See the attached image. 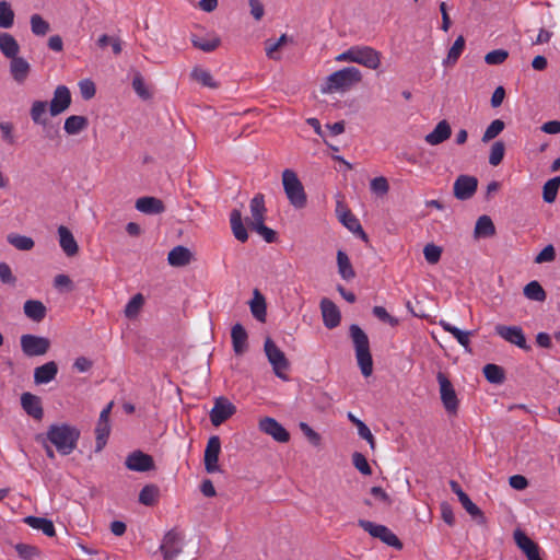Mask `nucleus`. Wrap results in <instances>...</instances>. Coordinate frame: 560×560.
<instances>
[{
  "instance_id": "obj_40",
  "label": "nucleus",
  "mask_w": 560,
  "mask_h": 560,
  "mask_svg": "<svg viewBox=\"0 0 560 560\" xmlns=\"http://www.w3.org/2000/svg\"><path fill=\"white\" fill-rule=\"evenodd\" d=\"M465 38L463 35H459L452 47L450 48L446 58L443 61L444 66H454L457 60L459 59L460 55L463 54L465 49Z\"/></svg>"
},
{
  "instance_id": "obj_4",
  "label": "nucleus",
  "mask_w": 560,
  "mask_h": 560,
  "mask_svg": "<svg viewBox=\"0 0 560 560\" xmlns=\"http://www.w3.org/2000/svg\"><path fill=\"white\" fill-rule=\"evenodd\" d=\"M361 80L362 73L358 68L346 67L328 75L326 83L322 86L320 91L324 94H330L336 91H346L352 85L361 82Z\"/></svg>"
},
{
  "instance_id": "obj_43",
  "label": "nucleus",
  "mask_w": 560,
  "mask_h": 560,
  "mask_svg": "<svg viewBox=\"0 0 560 560\" xmlns=\"http://www.w3.org/2000/svg\"><path fill=\"white\" fill-rule=\"evenodd\" d=\"M191 43H192L194 47H196L205 52H211L220 46L221 39L218 36H212L211 38L207 39V38H200L196 35H192Z\"/></svg>"
},
{
  "instance_id": "obj_37",
  "label": "nucleus",
  "mask_w": 560,
  "mask_h": 560,
  "mask_svg": "<svg viewBox=\"0 0 560 560\" xmlns=\"http://www.w3.org/2000/svg\"><path fill=\"white\" fill-rule=\"evenodd\" d=\"M524 295L536 302H544L547 299V293L537 280L528 282L523 289Z\"/></svg>"
},
{
  "instance_id": "obj_45",
  "label": "nucleus",
  "mask_w": 560,
  "mask_h": 560,
  "mask_svg": "<svg viewBox=\"0 0 560 560\" xmlns=\"http://www.w3.org/2000/svg\"><path fill=\"white\" fill-rule=\"evenodd\" d=\"M160 494V490L154 485L144 486L139 493V502L147 506L155 504Z\"/></svg>"
},
{
  "instance_id": "obj_8",
  "label": "nucleus",
  "mask_w": 560,
  "mask_h": 560,
  "mask_svg": "<svg viewBox=\"0 0 560 560\" xmlns=\"http://www.w3.org/2000/svg\"><path fill=\"white\" fill-rule=\"evenodd\" d=\"M358 525L368 532L372 537L378 538L387 546L394 547L398 550L402 548L401 541L398 537L385 525L375 524L371 521L359 520Z\"/></svg>"
},
{
  "instance_id": "obj_51",
  "label": "nucleus",
  "mask_w": 560,
  "mask_h": 560,
  "mask_svg": "<svg viewBox=\"0 0 560 560\" xmlns=\"http://www.w3.org/2000/svg\"><path fill=\"white\" fill-rule=\"evenodd\" d=\"M30 22L32 33L36 36H45L50 30L49 23L39 14H33Z\"/></svg>"
},
{
  "instance_id": "obj_46",
  "label": "nucleus",
  "mask_w": 560,
  "mask_h": 560,
  "mask_svg": "<svg viewBox=\"0 0 560 560\" xmlns=\"http://www.w3.org/2000/svg\"><path fill=\"white\" fill-rule=\"evenodd\" d=\"M14 23V11L5 0H0V27L10 28Z\"/></svg>"
},
{
  "instance_id": "obj_1",
  "label": "nucleus",
  "mask_w": 560,
  "mask_h": 560,
  "mask_svg": "<svg viewBox=\"0 0 560 560\" xmlns=\"http://www.w3.org/2000/svg\"><path fill=\"white\" fill-rule=\"evenodd\" d=\"M349 335L354 347L355 358L361 373L368 377L373 372V360L370 351L369 337L357 324H352L350 326Z\"/></svg>"
},
{
  "instance_id": "obj_10",
  "label": "nucleus",
  "mask_w": 560,
  "mask_h": 560,
  "mask_svg": "<svg viewBox=\"0 0 560 560\" xmlns=\"http://www.w3.org/2000/svg\"><path fill=\"white\" fill-rule=\"evenodd\" d=\"M236 412V407L225 397H218L210 411V420L214 427L221 425Z\"/></svg>"
},
{
  "instance_id": "obj_24",
  "label": "nucleus",
  "mask_w": 560,
  "mask_h": 560,
  "mask_svg": "<svg viewBox=\"0 0 560 560\" xmlns=\"http://www.w3.org/2000/svg\"><path fill=\"white\" fill-rule=\"evenodd\" d=\"M452 135V128L447 120L438 122L435 128L424 137V141L430 145H438L446 141Z\"/></svg>"
},
{
  "instance_id": "obj_52",
  "label": "nucleus",
  "mask_w": 560,
  "mask_h": 560,
  "mask_svg": "<svg viewBox=\"0 0 560 560\" xmlns=\"http://www.w3.org/2000/svg\"><path fill=\"white\" fill-rule=\"evenodd\" d=\"M8 242L20 250H31L35 245L33 238L19 234L9 235Z\"/></svg>"
},
{
  "instance_id": "obj_18",
  "label": "nucleus",
  "mask_w": 560,
  "mask_h": 560,
  "mask_svg": "<svg viewBox=\"0 0 560 560\" xmlns=\"http://www.w3.org/2000/svg\"><path fill=\"white\" fill-rule=\"evenodd\" d=\"M126 467L132 471L145 472L154 469L153 457L141 451L130 453L125 462Z\"/></svg>"
},
{
  "instance_id": "obj_20",
  "label": "nucleus",
  "mask_w": 560,
  "mask_h": 560,
  "mask_svg": "<svg viewBox=\"0 0 560 560\" xmlns=\"http://www.w3.org/2000/svg\"><path fill=\"white\" fill-rule=\"evenodd\" d=\"M319 305L325 327L328 329H334L339 326L341 315L337 305L327 298L322 299Z\"/></svg>"
},
{
  "instance_id": "obj_38",
  "label": "nucleus",
  "mask_w": 560,
  "mask_h": 560,
  "mask_svg": "<svg viewBox=\"0 0 560 560\" xmlns=\"http://www.w3.org/2000/svg\"><path fill=\"white\" fill-rule=\"evenodd\" d=\"M89 125L88 118L84 116L72 115L69 116L66 121L63 129L68 135H78L84 130Z\"/></svg>"
},
{
  "instance_id": "obj_27",
  "label": "nucleus",
  "mask_w": 560,
  "mask_h": 560,
  "mask_svg": "<svg viewBox=\"0 0 560 560\" xmlns=\"http://www.w3.org/2000/svg\"><path fill=\"white\" fill-rule=\"evenodd\" d=\"M136 209L145 214H160L164 212L163 201L155 197H141L136 201Z\"/></svg>"
},
{
  "instance_id": "obj_47",
  "label": "nucleus",
  "mask_w": 560,
  "mask_h": 560,
  "mask_svg": "<svg viewBox=\"0 0 560 560\" xmlns=\"http://www.w3.org/2000/svg\"><path fill=\"white\" fill-rule=\"evenodd\" d=\"M560 187V176L553 177L545 183L542 190L544 201L551 203L556 200Z\"/></svg>"
},
{
  "instance_id": "obj_5",
  "label": "nucleus",
  "mask_w": 560,
  "mask_h": 560,
  "mask_svg": "<svg viewBox=\"0 0 560 560\" xmlns=\"http://www.w3.org/2000/svg\"><path fill=\"white\" fill-rule=\"evenodd\" d=\"M282 184L290 203L296 209L304 208L307 201L306 194L295 172L289 168L284 170L282 173Z\"/></svg>"
},
{
  "instance_id": "obj_9",
  "label": "nucleus",
  "mask_w": 560,
  "mask_h": 560,
  "mask_svg": "<svg viewBox=\"0 0 560 560\" xmlns=\"http://www.w3.org/2000/svg\"><path fill=\"white\" fill-rule=\"evenodd\" d=\"M21 349L26 357H39L48 352L50 340L46 337L25 334L21 337Z\"/></svg>"
},
{
  "instance_id": "obj_7",
  "label": "nucleus",
  "mask_w": 560,
  "mask_h": 560,
  "mask_svg": "<svg viewBox=\"0 0 560 560\" xmlns=\"http://www.w3.org/2000/svg\"><path fill=\"white\" fill-rule=\"evenodd\" d=\"M436 380L440 385V397L444 409L448 415H457L459 400L453 384L443 372L438 373Z\"/></svg>"
},
{
  "instance_id": "obj_13",
  "label": "nucleus",
  "mask_w": 560,
  "mask_h": 560,
  "mask_svg": "<svg viewBox=\"0 0 560 560\" xmlns=\"http://www.w3.org/2000/svg\"><path fill=\"white\" fill-rule=\"evenodd\" d=\"M495 332L505 341L515 345L523 350H530V347L526 342L523 329L520 326L497 325Z\"/></svg>"
},
{
  "instance_id": "obj_14",
  "label": "nucleus",
  "mask_w": 560,
  "mask_h": 560,
  "mask_svg": "<svg viewBox=\"0 0 560 560\" xmlns=\"http://www.w3.org/2000/svg\"><path fill=\"white\" fill-rule=\"evenodd\" d=\"M258 427L261 432L270 435L279 443H287L290 440V433L273 418L265 417L260 419Z\"/></svg>"
},
{
  "instance_id": "obj_55",
  "label": "nucleus",
  "mask_w": 560,
  "mask_h": 560,
  "mask_svg": "<svg viewBox=\"0 0 560 560\" xmlns=\"http://www.w3.org/2000/svg\"><path fill=\"white\" fill-rule=\"evenodd\" d=\"M132 88L138 96L142 100H150L152 94L145 85L144 80L140 73H137L132 80Z\"/></svg>"
},
{
  "instance_id": "obj_15",
  "label": "nucleus",
  "mask_w": 560,
  "mask_h": 560,
  "mask_svg": "<svg viewBox=\"0 0 560 560\" xmlns=\"http://www.w3.org/2000/svg\"><path fill=\"white\" fill-rule=\"evenodd\" d=\"M477 187L478 179L475 176L459 175L454 183V196L458 200H468L475 195Z\"/></svg>"
},
{
  "instance_id": "obj_62",
  "label": "nucleus",
  "mask_w": 560,
  "mask_h": 560,
  "mask_svg": "<svg viewBox=\"0 0 560 560\" xmlns=\"http://www.w3.org/2000/svg\"><path fill=\"white\" fill-rule=\"evenodd\" d=\"M339 218L342 224L353 233L361 226L359 220L349 210L340 213Z\"/></svg>"
},
{
  "instance_id": "obj_12",
  "label": "nucleus",
  "mask_w": 560,
  "mask_h": 560,
  "mask_svg": "<svg viewBox=\"0 0 560 560\" xmlns=\"http://www.w3.org/2000/svg\"><path fill=\"white\" fill-rule=\"evenodd\" d=\"M182 535L175 529L165 534L160 546L164 560H174L182 552Z\"/></svg>"
},
{
  "instance_id": "obj_16",
  "label": "nucleus",
  "mask_w": 560,
  "mask_h": 560,
  "mask_svg": "<svg viewBox=\"0 0 560 560\" xmlns=\"http://www.w3.org/2000/svg\"><path fill=\"white\" fill-rule=\"evenodd\" d=\"M48 103L46 101H34L30 109V116L35 125H39L46 132V137L52 139L57 130L52 131V127L49 126L48 119L46 118Z\"/></svg>"
},
{
  "instance_id": "obj_36",
  "label": "nucleus",
  "mask_w": 560,
  "mask_h": 560,
  "mask_svg": "<svg viewBox=\"0 0 560 560\" xmlns=\"http://www.w3.org/2000/svg\"><path fill=\"white\" fill-rule=\"evenodd\" d=\"M337 266L338 272L343 280L349 281L355 277V272L350 262V259L348 255L342 250L337 252Z\"/></svg>"
},
{
  "instance_id": "obj_22",
  "label": "nucleus",
  "mask_w": 560,
  "mask_h": 560,
  "mask_svg": "<svg viewBox=\"0 0 560 560\" xmlns=\"http://www.w3.org/2000/svg\"><path fill=\"white\" fill-rule=\"evenodd\" d=\"M31 72V65L23 57L10 59V74L18 84H23Z\"/></svg>"
},
{
  "instance_id": "obj_56",
  "label": "nucleus",
  "mask_w": 560,
  "mask_h": 560,
  "mask_svg": "<svg viewBox=\"0 0 560 560\" xmlns=\"http://www.w3.org/2000/svg\"><path fill=\"white\" fill-rule=\"evenodd\" d=\"M504 121L501 119H494L486 129L482 136V141L488 142L494 139L504 129Z\"/></svg>"
},
{
  "instance_id": "obj_11",
  "label": "nucleus",
  "mask_w": 560,
  "mask_h": 560,
  "mask_svg": "<svg viewBox=\"0 0 560 560\" xmlns=\"http://www.w3.org/2000/svg\"><path fill=\"white\" fill-rule=\"evenodd\" d=\"M221 452V440L218 435L209 438L206 450H205V469L208 474L220 471L219 455Z\"/></svg>"
},
{
  "instance_id": "obj_6",
  "label": "nucleus",
  "mask_w": 560,
  "mask_h": 560,
  "mask_svg": "<svg viewBox=\"0 0 560 560\" xmlns=\"http://www.w3.org/2000/svg\"><path fill=\"white\" fill-rule=\"evenodd\" d=\"M264 350L275 374L282 380H287L288 376L285 372L288 371L290 363L285 358L284 352L273 342L271 338H267L265 340Z\"/></svg>"
},
{
  "instance_id": "obj_64",
  "label": "nucleus",
  "mask_w": 560,
  "mask_h": 560,
  "mask_svg": "<svg viewBox=\"0 0 560 560\" xmlns=\"http://www.w3.org/2000/svg\"><path fill=\"white\" fill-rule=\"evenodd\" d=\"M80 93L84 100H91L96 93V88L93 81L85 79L79 82Z\"/></svg>"
},
{
  "instance_id": "obj_17",
  "label": "nucleus",
  "mask_w": 560,
  "mask_h": 560,
  "mask_svg": "<svg viewBox=\"0 0 560 560\" xmlns=\"http://www.w3.org/2000/svg\"><path fill=\"white\" fill-rule=\"evenodd\" d=\"M71 105V93L66 85H58L54 91L52 100L49 103L51 116H58L66 112Z\"/></svg>"
},
{
  "instance_id": "obj_23",
  "label": "nucleus",
  "mask_w": 560,
  "mask_h": 560,
  "mask_svg": "<svg viewBox=\"0 0 560 560\" xmlns=\"http://www.w3.org/2000/svg\"><path fill=\"white\" fill-rule=\"evenodd\" d=\"M233 350L236 355L244 354L248 349V335L242 324H235L231 329Z\"/></svg>"
},
{
  "instance_id": "obj_3",
  "label": "nucleus",
  "mask_w": 560,
  "mask_h": 560,
  "mask_svg": "<svg viewBox=\"0 0 560 560\" xmlns=\"http://www.w3.org/2000/svg\"><path fill=\"white\" fill-rule=\"evenodd\" d=\"M381 52L370 46H351L336 57L339 62H354L376 70L381 66Z\"/></svg>"
},
{
  "instance_id": "obj_30",
  "label": "nucleus",
  "mask_w": 560,
  "mask_h": 560,
  "mask_svg": "<svg viewBox=\"0 0 560 560\" xmlns=\"http://www.w3.org/2000/svg\"><path fill=\"white\" fill-rule=\"evenodd\" d=\"M0 51L8 59L19 56L20 45L10 33H0Z\"/></svg>"
},
{
  "instance_id": "obj_34",
  "label": "nucleus",
  "mask_w": 560,
  "mask_h": 560,
  "mask_svg": "<svg viewBox=\"0 0 560 560\" xmlns=\"http://www.w3.org/2000/svg\"><path fill=\"white\" fill-rule=\"evenodd\" d=\"M231 229L235 238L242 243L248 240V233L242 221V213L240 210L234 209L230 215Z\"/></svg>"
},
{
  "instance_id": "obj_41",
  "label": "nucleus",
  "mask_w": 560,
  "mask_h": 560,
  "mask_svg": "<svg viewBox=\"0 0 560 560\" xmlns=\"http://www.w3.org/2000/svg\"><path fill=\"white\" fill-rule=\"evenodd\" d=\"M348 419L357 427L358 434L360 435V438L365 440L370 444L371 448L374 450L375 448V439H374L371 430L369 429V427L351 412L348 413Z\"/></svg>"
},
{
  "instance_id": "obj_63",
  "label": "nucleus",
  "mask_w": 560,
  "mask_h": 560,
  "mask_svg": "<svg viewBox=\"0 0 560 560\" xmlns=\"http://www.w3.org/2000/svg\"><path fill=\"white\" fill-rule=\"evenodd\" d=\"M556 259V249L553 245H547L534 259L535 264L551 262Z\"/></svg>"
},
{
  "instance_id": "obj_58",
  "label": "nucleus",
  "mask_w": 560,
  "mask_h": 560,
  "mask_svg": "<svg viewBox=\"0 0 560 560\" xmlns=\"http://www.w3.org/2000/svg\"><path fill=\"white\" fill-rule=\"evenodd\" d=\"M15 550L21 559L31 560L34 557L39 556V549L33 545L16 544Z\"/></svg>"
},
{
  "instance_id": "obj_28",
  "label": "nucleus",
  "mask_w": 560,
  "mask_h": 560,
  "mask_svg": "<svg viewBox=\"0 0 560 560\" xmlns=\"http://www.w3.org/2000/svg\"><path fill=\"white\" fill-rule=\"evenodd\" d=\"M250 213L252 218L247 220L248 226H254L258 224L259 221L265 222L266 207H265V197L262 194H256L254 198L250 200Z\"/></svg>"
},
{
  "instance_id": "obj_33",
  "label": "nucleus",
  "mask_w": 560,
  "mask_h": 560,
  "mask_svg": "<svg viewBox=\"0 0 560 560\" xmlns=\"http://www.w3.org/2000/svg\"><path fill=\"white\" fill-rule=\"evenodd\" d=\"M249 307H250V312H252L253 316L258 322H261V323L266 322V316H267L266 300H265L264 295L257 289L254 290V298L249 302Z\"/></svg>"
},
{
  "instance_id": "obj_21",
  "label": "nucleus",
  "mask_w": 560,
  "mask_h": 560,
  "mask_svg": "<svg viewBox=\"0 0 560 560\" xmlns=\"http://www.w3.org/2000/svg\"><path fill=\"white\" fill-rule=\"evenodd\" d=\"M21 405L24 411L35 420L43 419L44 410L42 406V400L38 396L28 392L23 393L21 395Z\"/></svg>"
},
{
  "instance_id": "obj_25",
  "label": "nucleus",
  "mask_w": 560,
  "mask_h": 560,
  "mask_svg": "<svg viewBox=\"0 0 560 560\" xmlns=\"http://www.w3.org/2000/svg\"><path fill=\"white\" fill-rule=\"evenodd\" d=\"M59 245L68 257L75 256L79 252L78 243L72 232L65 225L58 228Z\"/></svg>"
},
{
  "instance_id": "obj_61",
  "label": "nucleus",
  "mask_w": 560,
  "mask_h": 560,
  "mask_svg": "<svg viewBox=\"0 0 560 560\" xmlns=\"http://www.w3.org/2000/svg\"><path fill=\"white\" fill-rule=\"evenodd\" d=\"M250 229L262 236L267 243H273L277 238L276 231L265 225V222L259 221L258 224L250 226Z\"/></svg>"
},
{
  "instance_id": "obj_44",
  "label": "nucleus",
  "mask_w": 560,
  "mask_h": 560,
  "mask_svg": "<svg viewBox=\"0 0 560 560\" xmlns=\"http://www.w3.org/2000/svg\"><path fill=\"white\" fill-rule=\"evenodd\" d=\"M110 433V424L109 422H103L97 421L96 428H95V434H96V443H95V452H101L108 440Z\"/></svg>"
},
{
  "instance_id": "obj_53",
  "label": "nucleus",
  "mask_w": 560,
  "mask_h": 560,
  "mask_svg": "<svg viewBox=\"0 0 560 560\" xmlns=\"http://www.w3.org/2000/svg\"><path fill=\"white\" fill-rule=\"evenodd\" d=\"M370 189L378 197H384L389 191V184L386 177L378 176L371 180Z\"/></svg>"
},
{
  "instance_id": "obj_42",
  "label": "nucleus",
  "mask_w": 560,
  "mask_h": 560,
  "mask_svg": "<svg viewBox=\"0 0 560 560\" xmlns=\"http://www.w3.org/2000/svg\"><path fill=\"white\" fill-rule=\"evenodd\" d=\"M483 374L491 384H502L505 380L503 368L493 363H488L483 366Z\"/></svg>"
},
{
  "instance_id": "obj_26",
  "label": "nucleus",
  "mask_w": 560,
  "mask_h": 560,
  "mask_svg": "<svg viewBox=\"0 0 560 560\" xmlns=\"http://www.w3.org/2000/svg\"><path fill=\"white\" fill-rule=\"evenodd\" d=\"M192 260V253L189 248L178 245L175 246L167 255V262L172 267H185Z\"/></svg>"
},
{
  "instance_id": "obj_57",
  "label": "nucleus",
  "mask_w": 560,
  "mask_h": 560,
  "mask_svg": "<svg viewBox=\"0 0 560 560\" xmlns=\"http://www.w3.org/2000/svg\"><path fill=\"white\" fill-rule=\"evenodd\" d=\"M352 464L362 475L370 476L372 474V468L362 453H353Z\"/></svg>"
},
{
  "instance_id": "obj_54",
  "label": "nucleus",
  "mask_w": 560,
  "mask_h": 560,
  "mask_svg": "<svg viewBox=\"0 0 560 560\" xmlns=\"http://www.w3.org/2000/svg\"><path fill=\"white\" fill-rule=\"evenodd\" d=\"M505 152V145L502 141H497L492 144L489 155V163L492 166H498L503 158Z\"/></svg>"
},
{
  "instance_id": "obj_50",
  "label": "nucleus",
  "mask_w": 560,
  "mask_h": 560,
  "mask_svg": "<svg viewBox=\"0 0 560 560\" xmlns=\"http://www.w3.org/2000/svg\"><path fill=\"white\" fill-rule=\"evenodd\" d=\"M144 304V298L141 293L133 295L125 307V315L127 318H135L139 314Z\"/></svg>"
},
{
  "instance_id": "obj_59",
  "label": "nucleus",
  "mask_w": 560,
  "mask_h": 560,
  "mask_svg": "<svg viewBox=\"0 0 560 560\" xmlns=\"http://www.w3.org/2000/svg\"><path fill=\"white\" fill-rule=\"evenodd\" d=\"M423 255H424L425 260L429 264H431V265L438 264L439 260L441 259L442 248L432 243L427 244L423 248Z\"/></svg>"
},
{
  "instance_id": "obj_60",
  "label": "nucleus",
  "mask_w": 560,
  "mask_h": 560,
  "mask_svg": "<svg viewBox=\"0 0 560 560\" xmlns=\"http://www.w3.org/2000/svg\"><path fill=\"white\" fill-rule=\"evenodd\" d=\"M508 57H509L508 50H505V49H495V50H492V51L488 52L485 56V61L488 65L497 66V65H502L508 59Z\"/></svg>"
},
{
  "instance_id": "obj_31",
  "label": "nucleus",
  "mask_w": 560,
  "mask_h": 560,
  "mask_svg": "<svg viewBox=\"0 0 560 560\" xmlns=\"http://www.w3.org/2000/svg\"><path fill=\"white\" fill-rule=\"evenodd\" d=\"M23 310L25 315L36 323L42 322L47 313L46 306L37 300H27L24 303Z\"/></svg>"
},
{
  "instance_id": "obj_39",
  "label": "nucleus",
  "mask_w": 560,
  "mask_h": 560,
  "mask_svg": "<svg viewBox=\"0 0 560 560\" xmlns=\"http://www.w3.org/2000/svg\"><path fill=\"white\" fill-rule=\"evenodd\" d=\"M495 234V226L488 215H481L478 218L475 225V235L477 237H489Z\"/></svg>"
},
{
  "instance_id": "obj_32",
  "label": "nucleus",
  "mask_w": 560,
  "mask_h": 560,
  "mask_svg": "<svg viewBox=\"0 0 560 560\" xmlns=\"http://www.w3.org/2000/svg\"><path fill=\"white\" fill-rule=\"evenodd\" d=\"M24 523L34 529L42 530L48 537L56 535L54 523L48 518L30 515L24 518Z\"/></svg>"
},
{
  "instance_id": "obj_2",
  "label": "nucleus",
  "mask_w": 560,
  "mask_h": 560,
  "mask_svg": "<svg viewBox=\"0 0 560 560\" xmlns=\"http://www.w3.org/2000/svg\"><path fill=\"white\" fill-rule=\"evenodd\" d=\"M80 431L72 425L51 424L47 431V439L56 446L61 455H69L77 447Z\"/></svg>"
},
{
  "instance_id": "obj_49",
  "label": "nucleus",
  "mask_w": 560,
  "mask_h": 560,
  "mask_svg": "<svg viewBox=\"0 0 560 560\" xmlns=\"http://www.w3.org/2000/svg\"><path fill=\"white\" fill-rule=\"evenodd\" d=\"M288 42V36L285 34L281 35L277 40L272 42L268 39L265 42V50L266 55L269 59L279 60L280 56L277 54L280 47H282Z\"/></svg>"
},
{
  "instance_id": "obj_35",
  "label": "nucleus",
  "mask_w": 560,
  "mask_h": 560,
  "mask_svg": "<svg viewBox=\"0 0 560 560\" xmlns=\"http://www.w3.org/2000/svg\"><path fill=\"white\" fill-rule=\"evenodd\" d=\"M439 324L443 330L450 332L460 346H463L465 349H468L470 343L469 337L472 334L471 331L460 330L459 328L443 319H441Z\"/></svg>"
},
{
  "instance_id": "obj_48",
  "label": "nucleus",
  "mask_w": 560,
  "mask_h": 560,
  "mask_svg": "<svg viewBox=\"0 0 560 560\" xmlns=\"http://www.w3.org/2000/svg\"><path fill=\"white\" fill-rule=\"evenodd\" d=\"M191 78L201 83L203 86L210 89H217L219 86L211 73L208 70L201 68H194L191 71Z\"/></svg>"
},
{
  "instance_id": "obj_19",
  "label": "nucleus",
  "mask_w": 560,
  "mask_h": 560,
  "mask_svg": "<svg viewBox=\"0 0 560 560\" xmlns=\"http://www.w3.org/2000/svg\"><path fill=\"white\" fill-rule=\"evenodd\" d=\"M514 540L528 560H542L539 553V546L524 532L516 529L514 532Z\"/></svg>"
},
{
  "instance_id": "obj_29",
  "label": "nucleus",
  "mask_w": 560,
  "mask_h": 560,
  "mask_svg": "<svg viewBox=\"0 0 560 560\" xmlns=\"http://www.w3.org/2000/svg\"><path fill=\"white\" fill-rule=\"evenodd\" d=\"M58 373V365L55 361L46 362L34 370L35 384H47L51 382Z\"/></svg>"
}]
</instances>
